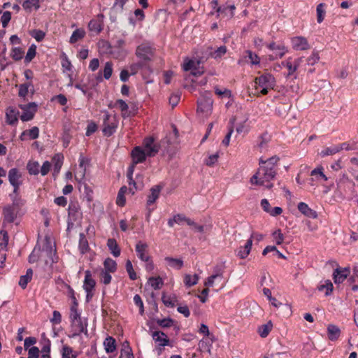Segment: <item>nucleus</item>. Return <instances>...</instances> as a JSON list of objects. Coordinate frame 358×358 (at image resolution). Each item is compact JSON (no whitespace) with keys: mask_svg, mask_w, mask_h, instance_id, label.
I'll use <instances>...</instances> for the list:
<instances>
[{"mask_svg":"<svg viewBox=\"0 0 358 358\" xmlns=\"http://www.w3.org/2000/svg\"><path fill=\"white\" fill-rule=\"evenodd\" d=\"M135 165L134 163L132 165H131L129 169H128V171H127V178L129 179V185H133L134 186V188L132 187H129V192L131 194H134L135 193V190H136L138 189V187L136 186V182L133 180L132 178V175H133V173L134 171V167H135Z\"/></svg>","mask_w":358,"mask_h":358,"instance_id":"cd10ccee","label":"nucleus"},{"mask_svg":"<svg viewBox=\"0 0 358 358\" xmlns=\"http://www.w3.org/2000/svg\"><path fill=\"white\" fill-rule=\"evenodd\" d=\"M30 34L38 42L42 41L45 36V32L39 29H34L31 31Z\"/></svg>","mask_w":358,"mask_h":358,"instance_id":"bf43d9fd","label":"nucleus"},{"mask_svg":"<svg viewBox=\"0 0 358 358\" xmlns=\"http://www.w3.org/2000/svg\"><path fill=\"white\" fill-rule=\"evenodd\" d=\"M147 156L144 150L139 146L135 147L131 152L132 160L134 164L143 162Z\"/></svg>","mask_w":358,"mask_h":358,"instance_id":"f3484780","label":"nucleus"},{"mask_svg":"<svg viewBox=\"0 0 358 358\" xmlns=\"http://www.w3.org/2000/svg\"><path fill=\"white\" fill-rule=\"evenodd\" d=\"M33 275V271L31 268L27 270L26 274L22 275L19 280V285L22 288H26L28 282L31 280Z\"/></svg>","mask_w":358,"mask_h":358,"instance_id":"72a5a7b5","label":"nucleus"},{"mask_svg":"<svg viewBox=\"0 0 358 358\" xmlns=\"http://www.w3.org/2000/svg\"><path fill=\"white\" fill-rule=\"evenodd\" d=\"M345 145V143H343L340 145H334L329 148H326L320 152V155L324 157L326 156L335 155L336 153H338L341 150H343Z\"/></svg>","mask_w":358,"mask_h":358,"instance_id":"393cba45","label":"nucleus"},{"mask_svg":"<svg viewBox=\"0 0 358 358\" xmlns=\"http://www.w3.org/2000/svg\"><path fill=\"white\" fill-rule=\"evenodd\" d=\"M36 54V45L32 44L28 49L27 55L24 58L25 63H29L35 57Z\"/></svg>","mask_w":358,"mask_h":358,"instance_id":"8fccbe9b","label":"nucleus"},{"mask_svg":"<svg viewBox=\"0 0 358 358\" xmlns=\"http://www.w3.org/2000/svg\"><path fill=\"white\" fill-rule=\"evenodd\" d=\"M227 49L225 45H221L217 48L214 52H211V56L215 59L221 58L227 53Z\"/></svg>","mask_w":358,"mask_h":358,"instance_id":"5fc2aeb1","label":"nucleus"},{"mask_svg":"<svg viewBox=\"0 0 358 358\" xmlns=\"http://www.w3.org/2000/svg\"><path fill=\"white\" fill-rule=\"evenodd\" d=\"M213 103V101L210 92L201 94L197 101V113L203 117H208L212 113Z\"/></svg>","mask_w":358,"mask_h":358,"instance_id":"20e7f679","label":"nucleus"},{"mask_svg":"<svg viewBox=\"0 0 358 358\" xmlns=\"http://www.w3.org/2000/svg\"><path fill=\"white\" fill-rule=\"evenodd\" d=\"M333 288V284L329 280H325L324 284L320 285L317 287L319 291L325 292L326 296H329L331 294Z\"/></svg>","mask_w":358,"mask_h":358,"instance_id":"79ce46f5","label":"nucleus"},{"mask_svg":"<svg viewBox=\"0 0 358 358\" xmlns=\"http://www.w3.org/2000/svg\"><path fill=\"white\" fill-rule=\"evenodd\" d=\"M8 178L11 185L22 184V176L21 172L17 168H13L9 170Z\"/></svg>","mask_w":358,"mask_h":358,"instance_id":"2eb2a0df","label":"nucleus"},{"mask_svg":"<svg viewBox=\"0 0 358 358\" xmlns=\"http://www.w3.org/2000/svg\"><path fill=\"white\" fill-rule=\"evenodd\" d=\"M96 285L95 280L92 277L91 272L87 270L85 272V279L83 282V289L86 292V301L89 302L93 295V290L94 289V287Z\"/></svg>","mask_w":358,"mask_h":358,"instance_id":"0eeeda50","label":"nucleus"},{"mask_svg":"<svg viewBox=\"0 0 358 358\" xmlns=\"http://www.w3.org/2000/svg\"><path fill=\"white\" fill-rule=\"evenodd\" d=\"M127 190L128 189H127V187H125V186L122 187L120 188V189L119 190V192H118V194L117 196V200H116V203L119 206H124L125 201H126L125 198H124V194L127 192Z\"/></svg>","mask_w":358,"mask_h":358,"instance_id":"49530a36","label":"nucleus"},{"mask_svg":"<svg viewBox=\"0 0 358 358\" xmlns=\"http://www.w3.org/2000/svg\"><path fill=\"white\" fill-rule=\"evenodd\" d=\"M43 251L45 252L47 255L50 256L52 259V262H54V259L52 257V255H55V250L52 248V241L50 237H45V244L43 247Z\"/></svg>","mask_w":358,"mask_h":358,"instance_id":"f704fd0d","label":"nucleus"},{"mask_svg":"<svg viewBox=\"0 0 358 358\" xmlns=\"http://www.w3.org/2000/svg\"><path fill=\"white\" fill-rule=\"evenodd\" d=\"M303 61V57H299L294 60V63L292 62V58L289 57L285 61L282 62V65L286 67L288 70L287 76H290L300 67L301 64Z\"/></svg>","mask_w":358,"mask_h":358,"instance_id":"4468645a","label":"nucleus"},{"mask_svg":"<svg viewBox=\"0 0 358 358\" xmlns=\"http://www.w3.org/2000/svg\"><path fill=\"white\" fill-rule=\"evenodd\" d=\"M224 266H216L213 269V274L209 276L205 281L204 285L206 287H213L215 285H219L217 290L222 289L225 286V282L224 279Z\"/></svg>","mask_w":358,"mask_h":358,"instance_id":"39448f33","label":"nucleus"},{"mask_svg":"<svg viewBox=\"0 0 358 358\" xmlns=\"http://www.w3.org/2000/svg\"><path fill=\"white\" fill-rule=\"evenodd\" d=\"M85 35V31L83 29H76L71 36L70 37L69 42L71 43H75L79 40L82 39Z\"/></svg>","mask_w":358,"mask_h":358,"instance_id":"a19ab883","label":"nucleus"},{"mask_svg":"<svg viewBox=\"0 0 358 358\" xmlns=\"http://www.w3.org/2000/svg\"><path fill=\"white\" fill-rule=\"evenodd\" d=\"M324 4L322 3L318 4L317 6V21L318 23H321L324 20L325 15V10L324 9Z\"/></svg>","mask_w":358,"mask_h":358,"instance_id":"864d4df0","label":"nucleus"},{"mask_svg":"<svg viewBox=\"0 0 358 358\" xmlns=\"http://www.w3.org/2000/svg\"><path fill=\"white\" fill-rule=\"evenodd\" d=\"M101 113L103 114L102 132L104 136L109 137L116 131L119 121L115 115H112L106 110H103Z\"/></svg>","mask_w":358,"mask_h":358,"instance_id":"7ed1b4c3","label":"nucleus"},{"mask_svg":"<svg viewBox=\"0 0 358 358\" xmlns=\"http://www.w3.org/2000/svg\"><path fill=\"white\" fill-rule=\"evenodd\" d=\"M20 108L23 110L20 115L21 120L27 122L33 119L36 112L37 106L35 103H29L25 105H20Z\"/></svg>","mask_w":358,"mask_h":358,"instance_id":"9d476101","label":"nucleus"},{"mask_svg":"<svg viewBox=\"0 0 358 358\" xmlns=\"http://www.w3.org/2000/svg\"><path fill=\"white\" fill-rule=\"evenodd\" d=\"M125 268H126L127 272L129 274V278L133 280H136L137 278V275L133 268V266H132L131 262L130 260L128 259L126 262Z\"/></svg>","mask_w":358,"mask_h":358,"instance_id":"4d7b16f0","label":"nucleus"},{"mask_svg":"<svg viewBox=\"0 0 358 358\" xmlns=\"http://www.w3.org/2000/svg\"><path fill=\"white\" fill-rule=\"evenodd\" d=\"M62 358H77L78 352L73 350V348L69 345H64L62 350Z\"/></svg>","mask_w":358,"mask_h":358,"instance_id":"473e14b6","label":"nucleus"},{"mask_svg":"<svg viewBox=\"0 0 358 358\" xmlns=\"http://www.w3.org/2000/svg\"><path fill=\"white\" fill-rule=\"evenodd\" d=\"M252 245V241L249 238L243 247H241L238 250V256L241 259L246 258L250 252Z\"/></svg>","mask_w":358,"mask_h":358,"instance_id":"bb28decb","label":"nucleus"},{"mask_svg":"<svg viewBox=\"0 0 358 358\" xmlns=\"http://www.w3.org/2000/svg\"><path fill=\"white\" fill-rule=\"evenodd\" d=\"M298 210L304 215L310 217V218H317V213L315 210L309 208L308 204L304 202H300L298 204Z\"/></svg>","mask_w":358,"mask_h":358,"instance_id":"5701e85b","label":"nucleus"},{"mask_svg":"<svg viewBox=\"0 0 358 358\" xmlns=\"http://www.w3.org/2000/svg\"><path fill=\"white\" fill-rule=\"evenodd\" d=\"M78 306V302H75L70 308L69 320L71 323L70 332L71 334L69 336V338H75L80 336L81 334H84L86 336H88L87 320L81 317Z\"/></svg>","mask_w":358,"mask_h":358,"instance_id":"f03ea898","label":"nucleus"},{"mask_svg":"<svg viewBox=\"0 0 358 358\" xmlns=\"http://www.w3.org/2000/svg\"><path fill=\"white\" fill-rule=\"evenodd\" d=\"M162 186L160 185H155L150 189V193L148 196L147 205L151 206L159 198Z\"/></svg>","mask_w":358,"mask_h":358,"instance_id":"4be33fe9","label":"nucleus"},{"mask_svg":"<svg viewBox=\"0 0 358 358\" xmlns=\"http://www.w3.org/2000/svg\"><path fill=\"white\" fill-rule=\"evenodd\" d=\"M280 158L275 155L266 160L259 159V168L257 173L250 178V182L254 185H265L267 188L273 187V184L265 185L273 180L277 173V164Z\"/></svg>","mask_w":358,"mask_h":358,"instance_id":"f257e3e1","label":"nucleus"},{"mask_svg":"<svg viewBox=\"0 0 358 358\" xmlns=\"http://www.w3.org/2000/svg\"><path fill=\"white\" fill-rule=\"evenodd\" d=\"M148 283L150 285V286L154 289H159L164 282H163V280L162 279L160 278V277H157V278H155V277H151L149 278L148 280Z\"/></svg>","mask_w":358,"mask_h":358,"instance_id":"de8ad7c7","label":"nucleus"},{"mask_svg":"<svg viewBox=\"0 0 358 358\" xmlns=\"http://www.w3.org/2000/svg\"><path fill=\"white\" fill-rule=\"evenodd\" d=\"M350 273V270L347 268H338L334 272V280L336 284L343 282Z\"/></svg>","mask_w":358,"mask_h":358,"instance_id":"aec40b11","label":"nucleus"},{"mask_svg":"<svg viewBox=\"0 0 358 358\" xmlns=\"http://www.w3.org/2000/svg\"><path fill=\"white\" fill-rule=\"evenodd\" d=\"M52 160L54 162V175L57 174L63 164V156L61 155H55Z\"/></svg>","mask_w":358,"mask_h":358,"instance_id":"37998d69","label":"nucleus"},{"mask_svg":"<svg viewBox=\"0 0 358 358\" xmlns=\"http://www.w3.org/2000/svg\"><path fill=\"white\" fill-rule=\"evenodd\" d=\"M107 246L114 257H117L120 256V248L114 238H109L108 240Z\"/></svg>","mask_w":358,"mask_h":358,"instance_id":"c85d7f7f","label":"nucleus"},{"mask_svg":"<svg viewBox=\"0 0 358 358\" xmlns=\"http://www.w3.org/2000/svg\"><path fill=\"white\" fill-rule=\"evenodd\" d=\"M19 112L13 108H8L6 111V120L9 124H15L18 120Z\"/></svg>","mask_w":358,"mask_h":358,"instance_id":"a878e982","label":"nucleus"},{"mask_svg":"<svg viewBox=\"0 0 358 358\" xmlns=\"http://www.w3.org/2000/svg\"><path fill=\"white\" fill-rule=\"evenodd\" d=\"M310 178L311 181H320L323 180L324 181L328 180V177L324 173V168L322 166H319L317 168L314 169L310 172Z\"/></svg>","mask_w":358,"mask_h":358,"instance_id":"412c9836","label":"nucleus"},{"mask_svg":"<svg viewBox=\"0 0 358 358\" xmlns=\"http://www.w3.org/2000/svg\"><path fill=\"white\" fill-rule=\"evenodd\" d=\"M153 340L158 343L160 346H165L168 344L169 340L167 339L166 335L162 331H155L152 334Z\"/></svg>","mask_w":358,"mask_h":358,"instance_id":"b1692460","label":"nucleus"},{"mask_svg":"<svg viewBox=\"0 0 358 358\" xmlns=\"http://www.w3.org/2000/svg\"><path fill=\"white\" fill-rule=\"evenodd\" d=\"M235 6L234 5L227 6L224 7H219L217 12L222 15L226 16L229 18H231L234 16V10Z\"/></svg>","mask_w":358,"mask_h":358,"instance_id":"c9c22d12","label":"nucleus"},{"mask_svg":"<svg viewBox=\"0 0 358 358\" xmlns=\"http://www.w3.org/2000/svg\"><path fill=\"white\" fill-rule=\"evenodd\" d=\"M41 0H26L22 6L25 10H31L32 8L38 10L40 8Z\"/></svg>","mask_w":358,"mask_h":358,"instance_id":"c03bdc74","label":"nucleus"},{"mask_svg":"<svg viewBox=\"0 0 358 358\" xmlns=\"http://www.w3.org/2000/svg\"><path fill=\"white\" fill-rule=\"evenodd\" d=\"M19 203L15 199L13 205L6 206L3 208V224L5 223H13L17 218V211L15 206H18Z\"/></svg>","mask_w":358,"mask_h":358,"instance_id":"1a4fd4ad","label":"nucleus"},{"mask_svg":"<svg viewBox=\"0 0 358 358\" xmlns=\"http://www.w3.org/2000/svg\"><path fill=\"white\" fill-rule=\"evenodd\" d=\"M199 276L196 274H186L184 276L183 282L186 287H189L196 285L198 282Z\"/></svg>","mask_w":358,"mask_h":358,"instance_id":"58836bf2","label":"nucleus"},{"mask_svg":"<svg viewBox=\"0 0 358 358\" xmlns=\"http://www.w3.org/2000/svg\"><path fill=\"white\" fill-rule=\"evenodd\" d=\"M115 106L119 107V108L122 111V116L124 118L129 117L130 115L128 104L124 101H123L122 99L117 100L115 102Z\"/></svg>","mask_w":358,"mask_h":358,"instance_id":"e433bc0d","label":"nucleus"},{"mask_svg":"<svg viewBox=\"0 0 358 358\" xmlns=\"http://www.w3.org/2000/svg\"><path fill=\"white\" fill-rule=\"evenodd\" d=\"M24 55V51L20 48H14L12 51L10 56L11 57L15 60L19 61L20 60Z\"/></svg>","mask_w":358,"mask_h":358,"instance_id":"13d9d810","label":"nucleus"},{"mask_svg":"<svg viewBox=\"0 0 358 358\" xmlns=\"http://www.w3.org/2000/svg\"><path fill=\"white\" fill-rule=\"evenodd\" d=\"M128 1V0H115L113 7L112 10H115L117 12H122L124 4Z\"/></svg>","mask_w":358,"mask_h":358,"instance_id":"680f3d73","label":"nucleus"},{"mask_svg":"<svg viewBox=\"0 0 358 358\" xmlns=\"http://www.w3.org/2000/svg\"><path fill=\"white\" fill-rule=\"evenodd\" d=\"M103 15L99 14L96 19L92 20L88 24V28L91 31H94L96 34L101 32L103 29Z\"/></svg>","mask_w":358,"mask_h":358,"instance_id":"dca6fc26","label":"nucleus"},{"mask_svg":"<svg viewBox=\"0 0 358 358\" xmlns=\"http://www.w3.org/2000/svg\"><path fill=\"white\" fill-rule=\"evenodd\" d=\"M272 237L273 238V241L277 244V245H280L283 243L284 241V235L282 233L281 230L280 229H276L275 231H274L273 233H272Z\"/></svg>","mask_w":358,"mask_h":358,"instance_id":"603ef678","label":"nucleus"},{"mask_svg":"<svg viewBox=\"0 0 358 358\" xmlns=\"http://www.w3.org/2000/svg\"><path fill=\"white\" fill-rule=\"evenodd\" d=\"M328 337L331 341H336L338 338L341 331L339 328L334 324H329L327 327Z\"/></svg>","mask_w":358,"mask_h":358,"instance_id":"c756f323","label":"nucleus"},{"mask_svg":"<svg viewBox=\"0 0 358 358\" xmlns=\"http://www.w3.org/2000/svg\"><path fill=\"white\" fill-rule=\"evenodd\" d=\"M245 57L248 58V62L252 65H257L259 64L260 62V59L258 57V55L252 52L251 50L245 51Z\"/></svg>","mask_w":358,"mask_h":358,"instance_id":"09e8293b","label":"nucleus"},{"mask_svg":"<svg viewBox=\"0 0 358 358\" xmlns=\"http://www.w3.org/2000/svg\"><path fill=\"white\" fill-rule=\"evenodd\" d=\"M30 87H33V85L31 83H27L20 85L19 93H18L19 96L20 97L24 98L27 95L28 92H29V88Z\"/></svg>","mask_w":358,"mask_h":358,"instance_id":"3c124183","label":"nucleus"},{"mask_svg":"<svg viewBox=\"0 0 358 358\" xmlns=\"http://www.w3.org/2000/svg\"><path fill=\"white\" fill-rule=\"evenodd\" d=\"M292 47L295 50H307L310 48L308 40L303 36H294L291 38Z\"/></svg>","mask_w":358,"mask_h":358,"instance_id":"f8f14e48","label":"nucleus"},{"mask_svg":"<svg viewBox=\"0 0 358 358\" xmlns=\"http://www.w3.org/2000/svg\"><path fill=\"white\" fill-rule=\"evenodd\" d=\"M115 343V340L111 336H108L104 340L103 345L107 353L113 352L116 350Z\"/></svg>","mask_w":358,"mask_h":358,"instance_id":"7c9ffc66","label":"nucleus"},{"mask_svg":"<svg viewBox=\"0 0 358 358\" xmlns=\"http://www.w3.org/2000/svg\"><path fill=\"white\" fill-rule=\"evenodd\" d=\"M320 59L319 54L317 52H313L311 55L306 59L307 64L313 66Z\"/></svg>","mask_w":358,"mask_h":358,"instance_id":"774afa93","label":"nucleus"},{"mask_svg":"<svg viewBox=\"0 0 358 358\" xmlns=\"http://www.w3.org/2000/svg\"><path fill=\"white\" fill-rule=\"evenodd\" d=\"M144 66L143 62H139L135 64H132L129 66L130 74L135 75L138 73V70L142 69Z\"/></svg>","mask_w":358,"mask_h":358,"instance_id":"338daca9","label":"nucleus"},{"mask_svg":"<svg viewBox=\"0 0 358 358\" xmlns=\"http://www.w3.org/2000/svg\"><path fill=\"white\" fill-rule=\"evenodd\" d=\"M148 245L139 241L136 245V252L138 257L143 262H148L150 257L147 253Z\"/></svg>","mask_w":358,"mask_h":358,"instance_id":"6ab92c4d","label":"nucleus"},{"mask_svg":"<svg viewBox=\"0 0 358 358\" xmlns=\"http://www.w3.org/2000/svg\"><path fill=\"white\" fill-rule=\"evenodd\" d=\"M103 77L105 79L108 80L113 73V63L111 62H107L105 64L103 71Z\"/></svg>","mask_w":358,"mask_h":358,"instance_id":"6e6d98bb","label":"nucleus"},{"mask_svg":"<svg viewBox=\"0 0 358 358\" xmlns=\"http://www.w3.org/2000/svg\"><path fill=\"white\" fill-rule=\"evenodd\" d=\"M180 230H182V234L185 236H188L189 234L186 230H189L194 233H203L204 226L197 224L189 217L180 215Z\"/></svg>","mask_w":358,"mask_h":358,"instance_id":"423d86ee","label":"nucleus"},{"mask_svg":"<svg viewBox=\"0 0 358 358\" xmlns=\"http://www.w3.org/2000/svg\"><path fill=\"white\" fill-rule=\"evenodd\" d=\"M86 169H78L75 173V179L79 183L83 182L85 177Z\"/></svg>","mask_w":358,"mask_h":358,"instance_id":"0e129e2a","label":"nucleus"},{"mask_svg":"<svg viewBox=\"0 0 358 358\" xmlns=\"http://www.w3.org/2000/svg\"><path fill=\"white\" fill-rule=\"evenodd\" d=\"M105 271L114 273L117 270V263L111 258H107L103 262Z\"/></svg>","mask_w":358,"mask_h":358,"instance_id":"4c0bfd02","label":"nucleus"},{"mask_svg":"<svg viewBox=\"0 0 358 358\" xmlns=\"http://www.w3.org/2000/svg\"><path fill=\"white\" fill-rule=\"evenodd\" d=\"M153 49L148 44H141L136 50V55L143 62L150 61L153 57Z\"/></svg>","mask_w":358,"mask_h":358,"instance_id":"6e6552de","label":"nucleus"},{"mask_svg":"<svg viewBox=\"0 0 358 358\" xmlns=\"http://www.w3.org/2000/svg\"><path fill=\"white\" fill-rule=\"evenodd\" d=\"M10 19H11V13L10 11H5L1 17V22L2 24V27L3 28H6L8 26V22H10Z\"/></svg>","mask_w":358,"mask_h":358,"instance_id":"69168bd1","label":"nucleus"},{"mask_svg":"<svg viewBox=\"0 0 358 358\" xmlns=\"http://www.w3.org/2000/svg\"><path fill=\"white\" fill-rule=\"evenodd\" d=\"M100 277H101V281L104 285H108L110 283L112 277L109 272L102 270L100 273Z\"/></svg>","mask_w":358,"mask_h":358,"instance_id":"e2e57ef3","label":"nucleus"},{"mask_svg":"<svg viewBox=\"0 0 358 358\" xmlns=\"http://www.w3.org/2000/svg\"><path fill=\"white\" fill-rule=\"evenodd\" d=\"M273 324L271 321L258 328V333L262 338H266L271 331Z\"/></svg>","mask_w":358,"mask_h":358,"instance_id":"ea45409f","label":"nucleus"},{"mask_svg":"<svg viewBox=\"0 0 358 358\" xmlns=\"http://www.w3.org/2000/svg\"><path fill=\"white\" fill-rule=\"evenodd\" d=\"M27 169L30 175H37L39 173V163L29 161L27 164Z\"/></svg>","mask_w":358,"mask_h":358,"instance_id":"a18cd8bd","label":"nucleus"},{"mask_svg":"<svg viewBox=\"0 0 358 358\" xmlns=\"http://www.w3.org/2000/svg\"><path fill=\"white\" fill-rule=\"evenodd\" d=\"M255 82L259 87H273L275 85V78L269 73H265L255 78Z\"/></svg>","mask_w":358,"mask_h":358,"instance_id":"ddd939ff","label":"nucleus"},{"mask_svg":"<svg viewBox=\"0 0 358 358\" xmlns=\"http://www.w3.org/2000/svg\"><path fill=\"white\" fill-rule=\"evenodd\" d=\"M79 238V250L82 254H85L90 249L88 241L86 238L85 235L83 233L80 234Z\"/></svg>","mask_w":358,"mask_h":358,"instance_id":"2f4dec72","label":"nucleus"},{"mask_svg":"<svg viewBox=\"0 0 358 358\" xmlns=\"http://www.w3.org/2000/svg\"><path fill=\"white\" fill-rule=\"evenodd\" d=\"M157 324L161 327H170L173 325V321L171 318L157 319Z\"/></svg>","mask_w":358,"mask_h":358,"instance_id":"052dcab7","label":"nucleus"},{"mask_svg":"<svg viewBox=\"0 0 358 358\" xmlns=\"http://www.w3.org/2000/svg\"><path fill=\"white\" fill-rule=\"evenodd\" d=\"M143 145L148 157H154L159 150V145L155 143V140L152 137L145 138Z\"/></svg>","mask_w":358,"mask_h":358,"instance_id":"9b49d317","label":"nucleus"},{"mask_svg":"<svg viewBox=\"0 0 358 358\" xmlns=\"http://www.w3.org/2000/svg\"><path fill=\"white\" fill-rule=\"evenodd\" d=\"M266 46L271 50L275 51V57L271 59L273 60L276 58H282L287 52V49L284 45L276 44L275 42H271Z\"/></svg>","mask_w":358,"mask_h":358,"instance_id":"a211bd4d","label":"nucleus"}]
</instances>
